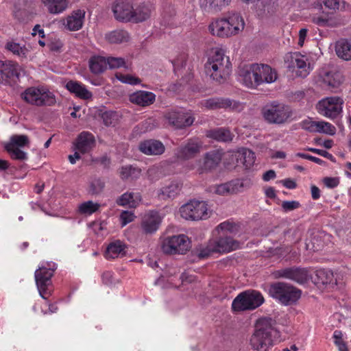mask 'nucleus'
I'll list each match as a JSON object with an SVG mask.
<instances>
[{"label": "nucleus", "instance_id": "c756f323", "mask_svg": "<svg viewBox=\"0 0 351 351\" xmlns=\"http://www.w3.org/2000/svg\"><path fill=\"white\" fill-rule=\"evenodd\" d=\"M125 245L119 240L110 243L106 250L105 257L106 259H114L118 258L120 255L123 256L125 254Z\"/></svg>", "mask_w": 351, "mask_h": 351}, {"label": "nucleus", "instance_id": "c85d7f7f", "mask_svg": "<svg viewBox=\"0 0 351 351\" xmlns=\"http://www.w3.org/2000/svg\"><path fill=\"white\" fill-rule=\"evenodd\" d=\"M66 88L71 93H74L77 97L83 99H90L93 96L91 92L86 89L84 85L75 81H69L66 84Z\"/></svg>", "mask_w": 351, "mask_h": 351}, {"label": "nucleus", "instance_id": "680f3d73", "mask_svg": "<svg viewBox=\"0 0 351 351\" xmlns=\"http://www.w3.org/2000/svg\"><path fill=\"white\" fill-rule=\"evenodd\" d=\"M300 126L302 129L310 132H316L317 121L305 119L300 123Z\"/></svg>", "mask_w": 351, "mask_h": 351}, {"label": "nucleus", "instance_id": "e433bc0d", "mask_svg": "<svg viewBox=\"0 0 351 351\" xmlns=\"http://www.w3.org/2000/svg\"><path fill=\"white\" fill-rule=\"evenodd\" d=\"M49 12L58 14L63 12L67 7V0H42Z\"/></svg>", "mask_w": 351, "mask_h": 351}, {"label": "nucleus", "instance_id": "4c0bfd02", "mask_svg": "<svg viewBox=\"0 0 351 351\" xmlns=\"http://www.w3.org/2000/svg\"><path fill=\"white\" fill-rule=\"evenodd\" d=\"M305 245L307 250L312 252L321 250L324 246L322 235L319 233L313 234L311 238L306 241Z\"/></svg>", "mask_w": 351, "mask_h": 351}, {"label": "nucleus", "instance_id": "6e6552de", "mask_svg": "<svg viewBox=\"0 0 351 351\" xmlns=\"http://www.w3.org/2000/svg\"><path fill=\"white\" fill-rule=\"evenodd\" d=\"M181 217L187 220H202L210 217L208 205L203 201H190L180 208Z\"/></svg>", "mask_w": 351, "mask_h": 351}, {"label": "nucleus", "instance_id": "a211bd4d", "mask_svg": "<svg viewBox=\"0 0 351 351\" xmlns=\"http://www.w3.org/2000/svg\"><path fill=\"white\" fill-rule=\"evenodd\" d=\"M256 64H245L241 66L239 70V80L248 88H254L258 86L256 75Z\"/></svg>", "mask_w": 351, "mask_h": 351}, {"label": "nucleus", "instance_id": "e2e57ef3", "mask_svg": "<svg viewBox=\"0 0 351 351\" xmlns=\"http://www.w3.org/2000/svg\"><path fill=\"white\" fill-rule=\"evenodd\" d=\"M300 204L298 201H284L282 203V208L285 211H291L298 208Z\"/></svg>", "mask_w": 351, "mask_h": 351}, {"label": "nucleus", "instance_id": "3c124183", "mask_svg": "<svg viewBox=\"0 0 351 351\" xmlns=\"http://www.w3.org/2000/svg\"><path fill=\"white\" fill-rule=\"evenodd\" d=\"M29 144V138L26 135H13L10 143L6 145H12L13 147H21Z\"/></svg>", "mask_w": 351, "mask_h": 351}, {"label": "nucleus", "instance_id": "8fccbe9b", "mask_svg": "<svg viewBox=\"0 0 351 351\" xmlns=\"http://www.w3.org/2000/svg\"><path fill=\"white\" fill-rule=\"evenodd\" d=\"M197 256L199 258L209 257L213 253H216L213 244L209 241L206 246H199L196 250Z\"/></svg>", "mask_w": 351, "mask_h": 351}, {"label": "nucleus", "instance_id": "7ed1b4c3", "mask_svg": "<svg viewBox=\"0 0 351 351\" xmlns=\"http://www.w3.org/2000/svg\"><path fill=\"white\" fill-rule=\"evenodd\" d=\"M264 120L269 124L282 125L287 123L292 116L289 106L273 101L265 105L261 110Z\"/></svg>", "mask_w": 351, "mask_h": 351}, {"label": "nucleus", "instance_id": "c9c22d12", "mask_svg": "<svg viewBox=\"0 0 351 351\" xmlns=\"http://www.w3.org/2000/svg\"><path fill=\"white\" fill-rule=\"evenodd\" d=\"M107 59L102 56H94L89 60V67L92 73L99 74L107 68Z\"/></svg>", "mask_w": 351, "mask_h": 351}, {"label": "nucleus", "instance_id": "5fc2aeb1", "mask_svg": "<svg viewBox=\"0 0 351 351\" xmlns=\"http://www.w3.org/2000/svg\"><path fill=\"white\" fill-rule=\"evenodd\" d=\"M221 22H244V19L240 12L231 10L221 19Z\"/></svg>", "mask_w": 351, "mask_h": 351}, {"label": "nucleus", "instance_id": "052dcab7", "mask_svg": "<svg viewBox=\"0 0 351 351\" xmlns=\"http://www.w3.org/2000/svg\"><path fill=\"white\" fill-rule=\"evenodd\" d=\"M135 215L132 211L124 210L120 215V219L121 221V226L123 227L128 223L134 221Z\"/></svg>", "mask_w": 351, "mask_h": 351}, {"label": "nucleus", "instance_id": "f3484780", "mask_svg": "<svg viewBox=\"0 0 351 351\" xmlns=\"http://www.w3.org/2000/svg\"><path fill=\"white\" fill-rule=\"evenodd\" d=\"M276 274L278 277L287 278L299 284L305 283L308 279V271L304 268L282 269L277 271Z\"/></svg>", "mask_w": 351, "mask_h": 351}, {"label": "nucleus", "instance_id": "39448f33", "mask_svg": "<svg viewBox=\"0 0 351 351\" xmlns=\"http://www.w3.org/2000/svg\"><path fill=\"white\" fill-rule=\"evenodd\" d=\"M21 98L27 104L36 106H51L56 102L54 94L43 86L27 88L21 93Z\"/></svg>", "mask_w": 351, "mask_h": 351}, {"label": "nucleus", "instance_id": "a19ab883", "mask_svg": "<svg viewBox=\"0 0 351 351\" xmlns=\"http://www.w3.org/2000/svg\"><path fill=\"white\" fill-rule=\"evenodd\" d=\"M151 14L149 8L145 5H139L136 9H134V18L135 22H143L147 20Z\"/></svg>", "mask_w": 351, "mask_h": 351}, {"label": "nucleus", "instance_id": "0eeeda50", "mask_svg": "<svg viewBox=\"0 0 351 351\" xmlns=\"http://www.w3.org/2000/svg\"><path fill=\"white\" fill-rule=\"evenodd\" d=\"M190 243L184 234L167 237L161 242V249L166 254H184L189 250Z\"/></svg>", "mask_w": 351, "mask_h": 351}, {"label": "nucleus", "instance_id": "423d86ee", "mask_svg": "<svg viewBox=\"0 0 351 351\" xmlns=\"http://www.w3.org/2000/svg\"><path fill=\"white\" fill-rule=\"evenodd\" d=\"M264 302L262 294L256 290H247L240 293L232 301L233 311L254 310Z\"/></svg>", "mask_w": 351, "mask_h": 351}, {"label": "nucleus", "instance_id": "69168bd1", "mask_svg": "<svg viewBox=\"0 0 351 351\" xmlns=\"http://www.w3.org/2000/svg\"><path fill=\"white\" fill-rule=\"evenodd\" d=\"M115 114L113 112H104L101 114V119L103 120V123L106 125L109 126L113 123V121L114 120Z\"/></svg>", "mask_w": 351, "mask_h": 351}, {"label": "nucleus", "instance_id": "37998d69", "mask_svg": "<svg viewBox=\"0 0 351 351\" xmlns=\"http://www.w3.org/2000/svg\"><path fill=\"white\" fill-rule=\"evenodd\" d=\"M308 58L302 55L295 69H298L297 75L302 77H306L310 73V64Z\"/></svg>", "mask_w": 351, "mask_h": 351}, {"label": "nucleus", "instance_id": "58836bf2", "mask_svg": "<svg viewBox=\"0 0 351 351\" xmlns=\"http://www.w3.org/2000/svg\"><path fill=\"white\" fill-rule=\"evenodd\" d=\"M141 169L132 165L122 167L119 170V175L122 180L136 179L141 175Z\"/></svg>", "mask_w": 351, "mask_h": 351}, {"label": "nucleus", "instance_id": "338daca9", "mask_svg": "<svg viewBox=\"0 0 351 351\" xmlns=\"http://www.w3.org/2000/svg\"><path fill=\"white\" fill-rule=\"evenodd\" d=\"M217 228L224 231H228L230 232H233L237 230V226L230 221L221 223Z\"/></svg>", "mask_w": 351, "mask_h": 351}, {"label": "nucleus", "instance_id": "ddd939ff", "mask_svg": "<svg viewBox=\"0 0 351 351\" xmlns=\"http://www.w3.org/2000/svg\"><path fill=\"white\" fill-rule=\"evenodd\" d=\"M245 23H210L208 29L213 35L228 37L243 31Z\"/></svg>", "mask_w": 351, "mask_h": 351}, {"label": "nucleus", "instance_id": "79ce46f5", "mask_svg": "<svg viewBox=\"0 0 351 351\" xmlns=\"http://www.w3.org/2000/svg\"><path fill=\"white\" fill-rule=\"evenodd\" d=\"M302 54L299 52L288 53L285 56V63L289 69L294 70L299 61L302 58Z\"/></svg>", "mask_w": 351, "mask_h": 351}, {"label": "nucleus", "instance_id": "5701e85b", "mask_svg": "<svg viewBox=\"0 0 351 351\" xmlns=\"http://www.w3.org/2000/svg\"><path fill=\"white\" fill-rule=\"evenodd\" d=\"M138 149L146 155H161L165 150L163 143L155 139H149L141 142L138 145Z\"/></svg>", "mask_w": 351, "mask_h": 351}, {"label": "nucleus", "instance_id": "72a5a7b5", "mask_svg": "<svg viewBox=\"0 0 351 351\" xmlns=\"http://www.w3.org/2000/svg\"><path fill=\"white\" fill-rule=\"evenodd\" d=\"M236 156L237 162L242 164L246 169H250L252 167L255 162L254 153L247 149L239 152Z\"/></svg>", "mask_w": 351, "mask_h": 351}, {"label": "nucleus", "instance_id": "1a4fd4ad", "mask_svg": "<svg viewBox=\"0 0 351 351\" xmlns=\"http://www.w3.org/2000/svg\"><path fill=\"white\" fill-rule=\"evenodd\" d=\"M343 100L339 97H325L316 105L319 114L333 119L341 114L343 109Z\"/></svg>", "mask_w": 351, "mask_h": 351}, {"label": "nucleus", "instance_id": "c03bdc74", "mask_svg": "<svg viewBox=\"0 0 351 351\" xmlns=\"http://www.w3.org/2000/svg\"><path fill=\"white\" fill-rule=\"evenodd\" d=\"M5 48L11 51L13 54L19 57H26L28 50L24 46H21L19 43L14 42H8Z\"/></svg>", "mask_w": 351, "mask_h": 351}, {"label": "nucleus", "instance_id": "ea45409f", "mask_svg": "<svg viewBox=\"0 0 351 351\" xmlns=\"http://www.w3.org/2000/svg\"><path fill=\"white\" fill-rule=\"evenodd\" d=\"M106 38L111 43H121L128 40L129 35L123 30H116L107 34Z\"/></svg>", "mask_w": 351, "mask_h": 351}, {"label": "nucleus", "instance_id": "bf43d9fd", "mask_svg": "<svg viewBox=\"0 0 351 351\" xmlns=\"http://www.w3.org/2000/svg\"><path fill=\"white\" fill-rule=\"evenodd\" d=\"M85 11L82 10H74L66 19V22H82L84 19Z\"/></svg>", "mask_w": 351, "mask_h": 351}, {"label": "nucleus", "instance_id": "b1692460", "mask_svg": "<svg viewBox=\"0 0 351 351\" xmlns=\"http://www.w3.org/2000/svg\"><path fill=\"white\" fill-rule=\"evenodd\" d=\"M341 3L343 5V8H344L345 1H342ZM314 9L317 10L318 11H322V14L317 17V20L316 22H328L330 18L328 17V12H326L325 9H329L330 10H339L341 6V1L339 0H326L324 2V5L317 2L315 4Z\"/></svg>", "mask_w": 351, "mask_h": 351}, {"label": "nucleus", "instance_id": "393cba45", "mask_svg": "<svg viewBox=\"0 0 351 351\" xmlns=\"http://www.w3.org/2000/svg\"><path fill=\"white\" fill-rule=\"evenodd\" d=\"M95 145V138L92 134L88 132H81L74 143L75 150L82 154L89 152Z\"/></svg>", "mask_w": 351, "mask_h": 351}, {"label": "nucleus", "instance_id": "4d7b16f0", "mask_svg": "<svg viewBox=\"0 0 351 351\" xmlns=\"http://www.w3.org/2000/svg\"><path fill=\"white\" fill-rule=\"evenodd\" d=\"M107 63L110 69H117L121 66L127 68L125 62L122 58L109 57L107 58Z\"/></svg>", "mask_w": 351, "mask_h": 351}, {"label": "nucleus", "instance_id": "4be33fe9", "mask_svg": "<svg viewBox=\"0 0 351 351\" xmlns=\"http://www.w3.org/2000/svg\"><path fill=\"white\" fill-rule=\"evenodd\" d=\"M161 218L157 212L151 211L146 214L141 222V228L145 234H153L159 228Z\"/></svg>", "mask_w": 351, "mask_h": 351}, {"label": "nucleus", "instance_id": "f8f14e48", "mask_svg": "<svg viewBox=\"0 0 351 351\" xmlns=\"http://www.w3.org/2000/svg\"><path fill=\"white\" fill-rule=\"evenodd\" d=\"M112 10L117 21L129 22L134 18L133 0H117L113 3Z\"/></svg>", "mask_w": 351, "mask_h": 351}, {"label": "nucleus", "instance_id": "7c9ffc66", "mask_svg": "<svg viewBox=\"0 0 351 351\" xmlns=\"http://www.w3.org/2000/svg\"><path fill=\"white\" fill-rule=\"evenodd\" d=\"M337 56L346 61L351 60V43L347 39H340L335 44Z\"/></svg>", "mask_w": 351, "mask_h": 351}, {"label": "nucleus", "instance_id": "f704fd0d", "mask_svg": "<svg viewBox=\"0 0 351 351\" xmlns=\"http://www.w3.org/2000/svg\"><path fill=\"white\" fill-rule=\"evenodd\" d=\"M342 82L343 76L339 73L326 72L322 76L323 84L328 88H337Z\"/></svg>", "mask_w": 351, "mask_h": 351}, {"label": "nucleus", "instance_id": "9b49d317", "mask_svg": "<svg viewBox=\"0 0 351 351\" xmlns=\"http://www.w3.org/2000/svg\"><path fill=\"white\" fill-rule=\"evenodd\" d=\"M49 267H41L36 270L34 276L36 283L40 295L44 299L47 298L48 294L47 287L51 285V278L53 275V272L56 269V264L49 265Z\"/></svg>", "mask_w": 351, "mask_h": 351}, {"label": "nucleus", "instance_id": "6e6d98bb", "mask_svg": "<svg viewBox=\"0 0 351 351\" xmlns=\"http://www.w3.org/2000/svg\"><path fill=\"white\" fill-rule=\"evenodd\" d=\"M116 77L121 82L128 84H138L141 82V80L130 75H123L121 73H117Z\"/></svg>", "mask_w": 351, "mask_h": 351}, {"label": "nucleus", "instance_id": "6ab92c4d", "mask_svg": "<svg viewBox=\"0 0 351 351\" xmlns=\"http://www.w3.org/2000/svg\"><path fill=\"white\" fill-rule=\"evenodd\" d=\"M256 75H257L256 82H257L258 86L263 83L270 84L277 80V72L270 66L267 64H256Z\"/></svg>", "mask_w": 351, "mask_h": 351}, {"label": "nucleus", "instance_id": "774afa93", "mask_svg": "<svg viewBox=\"0 0 351 351\" xmlns=\"http://www.w3.org/2000/svg\"><path fill=\"white\" fill-rule=\"evenodd\" d=\"M307 150H308L309 152H311L313 153L317 154L319 156H322L323 157H325V158L330 160L331 161H333V162L335 161V158L332 156V155L325 150L319 149H316V148H312V147L308 148Z\"/></svg>", "mask_w": 351, "mask_h": 351}, {"label": "nucleus", "instance_id": "412c9836", "mask_svg": "<svg viewBox=\"0 0 351 351\" xmlns=\"http://www.w3.org/2000/svg\"><path fill=\"white\" fill-rule=\"evenodd\" d=\"M223 154L219 150H211L205 154L201 165V173L216 169L221 163Z\"/></svg>", "mask_w": 351, "mask_h": 351}, {"label": "nucleus", "instance_id": "2f4dec72", "mask_svg": "<svg viewBox=\"0 0 351 351\" xmlns=\"http://www.w3.org/2000/svg\"><path fill=\"white\" fill-rule=\"evenodd\" d=\"M207 136L220 142H230L233 138L230 131L223 128L208 131Z\"/></svg>", "mask_w": 351, "mask_h": 351}, {"label": "nucleus", "instance_id": "bb28decb", "mask_svg": "<svg viewBox=\"0 0 351 351\" xmlns=\"http://www.w3.org/2000/svg\"><path fill=\"white\" fill-rule=\"evenodd\" d=\"M182 184L178 181H172L160 189L158 196L160 199H173L180 192Z\"/></svg>", "mask_w": 351, "mask_h": 351}, {"label": "nucleus", "instance_id": "864d4df0", "mask_svg": "<svg viewBox=\"0 0 351 351\" xmlns=\"http://www.w3.org/2000/svg\"><path fill=\"white\" fill-rule=\"evenodd\" d=\"M317 276L323 285L330 284L333 280V274L328 270L319 269L317 271Z\"/></svg>", "mask_w": 351, "mask_h": 351}, {"label": "nucleus", "instance_id": "473e14b6", "mask_svg": "<svg viewBox=\"0 0 351 351\" xmlns=\"http://www.w3.org/2000/svg\"><path fill=\"white\" fill-rule=\"evenodd\" d=\"M140 201L141 195L139 193L126 192L117 199V204L120 206L128 205L131 208H134Z\"/></svg>", "mask_w": 351, "mask_h": 351}, {"label": "nucleus", "instance_id": "dca6fc26", "mask_svg": "<svg viewBox=\"0 0 351 351\" xmlns=\"http://www.w3.org/2000/svg\"><path fill=\"white\" fill-rule=\"evenodd\" d=\"M165 118L169 124L176 128L189 127L193 124L195 119L182 110H172L165 114Z\"/></svg>", "mask_w": 351, "mask_h": 351}, {"label": "nucleus", "instance_id": "a18cd8bd", "mask_svg": "<svg viewBox=\"0 0 351 351\" xmlns=\"http://www.w3.org/2000/svg\"><path fill=\"white\" fill-rule=\"evenodd\" d=\"M316 132L324 133L328 135H335L336 128L331 123L326 121H317Z\"/></svg>", "mask_w": 351, "mask_h": 351}, {"label": "nucleus", "instance_id": "de8ad7c7", "mask_svg": "<svg viewBox=\"0 0 351 351\" xmlns=\"http://www.w3.org/2000/svg\"><path fill=\"white\" fill-rule=\"evenodd\" d=\"M5 148L13 159L26 160L27 154L20 149V147H13L12 145H5Z\"/></svg>", "mask_w": 351, "mask_h": 351}, {"label": "nucleus", "instance_id": "2eb2a0df", "mask_svg": "<svg viewBox=\"0 0 351 351\" xmlns=\"http://www.w3.org/2000/svg\"><path fill=\"white\" fill-rule=\"evenodd\" d=\"M202 106L208 110H218L229 108L233 110H240L241 105L239 102L223 97H212L202 101Z\"/></svg>", "mask_w": 351, "mask_h": 351}, {"label": "nucleus", "instance_id": "4468645a", "mask_svg": "<svg viewBox=\"0 0 351 351\" xmlns=\"http://www.w3.org/2000/svg\"><path fill=\"white\" fill-rule=\"evenodd\" d=\"M201 148V141L191 138L175 150V156L180 160H189L195 157L200 152Z\"/></svg>", "mask_w": 351, "mask_h": 351}, {"label": "nucleus", "instance_id": "603ef678", "mask_svg": "<svg viewBox=\"0 0 351 351\" xmlns=\"http://www.w3.org/2000/svg\"><path fill=\"white\" fill-rule=\"evenodd\" d=\"M206 5L214 11H219L223 7L228 5L232 0H204Z\"/></svg>", "mask_w": 351, "mask_h": 351}, {"label": "nucleus", "instance_id": "cd10ccee", "mask_svg": "<svg viewBox=\"0 0 351 351\" xmlns=\"http://www.w3.org/2000/svg\"><path fill=\"white\" fill-rule=\"evenodd\" d=\"M242 187L243 184L239 180L232 181L215 186L214 191L216 194L220 195H228L240 192Z\"/></svg>", "mask_w": 351, "mask_h": 351}, {"label": "nucleus", "instance_id": "09e8293b", "mask_svg": "<svg viewBox=\"0 0 351 351\" xmlns=\"http://www.w3.org/2000/svg\"><path fill=\"white\" fill-rule=\"evenodd\" d=\"M104 187L105 182L101 179L95 178L90 183L88 192L91 195H97L104 191Z\"/></svg>", "mask_w": 351, "mask_h": 351}, {"label": "nucleus", "instance_id": "20e7f679", "mask_svg": "<svg viewBox=\"0 0 351 351\" xmlns=\"http://www.w3.org/2000/svg\"><path fill=\"white\" fill-rule=\"evenodd\" d=\"M269 293L282 304L288 306L295 303L300 298L302 291L289 284L276 282L270 286Z\"/></svg>", "mask_w": 351, "mask_h": 351}, {"label": "nucleus", "instance_id": "49530a36", "mask_svg": "<svg viewBox=\"0 0 351 351\" xmlns=\"http://www.w3.org/2000/svg\"><path fill=\"white\" fill-rule=\"evenodd\" d=\"M100 205L98 203H95L93 201H87L79 206V211L82 214L91 215L97 211Z\"/></svg>", "mask_w": 351, "mask_h": 351}, {"label": "nucleus", "instance_id": "a878e982", "mask_svg": "<svg viewBox=\"0 0 351 351\" xmlns=\"http://www.w3.org/2000/svg\"><path fill=\"white\" fill-rule=\"evenodd\" d=\"M156 99V95L152 92L139 90L130 95V101L141 106H148Z\"/></svg>", "mask_w": 351, "mask_h": 351}, {"label": "nucleus", "instance_id": "13d9d810", "mask_svg": "<svg viewBox=\"0 0 351 351\" xmlns=\"http://www.w3.org/2000/svg\"><path fill=\"white\" fill-rule=\"evenodd\" d=\"M16 16L19 17V19L31 21L34 19L36 12L33 10V8H30L29 10H19L16 13Z\"/></svg>", "mask_w": 351, "mask_h": 351}, {"label": "nucleus", "instance_id": "f257e3e1", "mask_svg": "<svg viewBox=\"0 0 351 351\" xmlns=\"http://www.w3.org/2000/svg\"><path fill=\"white\" fill-rule=\"evenodd\" d=\"M278 336L271 318H261L255 325V330L250 339L252 349L257 351H268L272 347L274 339Z\"/></svg>", "mask_w": 351, "mask_h": 351}, {"label": "nucleus", "instance_id": "0e129e2a", "mask_svg": "<svg viewBox=\"0 0 351 351\" xmlns=\"http://www.w3.org/2000/svg\"><path fill=\"white\" fill-rule=\"evenodd\" d=\"M49 48L51 51L58 52L60 51L61 48L63 46V43L60 39L58 38H51L50 42L48 44Z\"/></svg>", "mask_w": 351, "mask_h": 351}, {"label": "nucleus", "instance_id": "aec40b11", "mask_svg": "<svg viewBox=\"0 0 351 351\" xmlns=\"http://www.w3.org/2000/svg\"><path fill=\"white\" fill-rule=\"evenodd\" d=\"M216 253H228L239 247V243L230 237H220L210 240Z\"/></svg>", "mask_w": 351, "mask_h": 351}, {"label": "nucleus", "instance_id": "9d476101", "mask_svg": "<svg viewBox=\"0 0 351 351\" xmlns=\"http://www.w3.org/2000/svg\"><path fill=\"white\" fill-rule=\"evenodd\" d=\"M23 72L22 67L15 62L0 60V84H16Z\"/></svg>", "mask_w": 351, "mask_h": 351}, {"label": "nucleus", "instance_id": "f03ea898", "mask_svg": "<svg viewBox=\"0 0 351 351\" xmlns=\"http://www.w3.org/2000/svg\"><path fill=\"white\" fill-rule=\"evenodd\" d=\"M206 73L219 83L225 81L231 72L229 57L222 49H213L204 65Z\"/></svg>", "mask_w": 351, "mask_h": 351}]
</instances>
